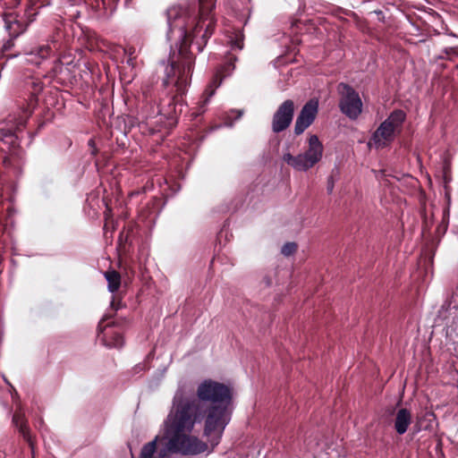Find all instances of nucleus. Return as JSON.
Returning <instances> with one entry per match:
<instances>
[{"label":"nucleus","instance_id":"nucleus-32","mask_svg":"<svg viewBox=\"0 0 458 458\" xmlns=\"http://www.w3.org/2000/svg\"><path fill=\"white\" fill-rule=\"evenodd\" d=\"M112 307L114 309V310H117L118 308L114 306V301H113L112 303H111Z\"/></svg>","mask_w":458,"mask_h":458},{"label":"nucleus","instance_id":"nucleus-24","mask_svg":"<svg viewBox=\"0 0 458 458\" xmlns=\"http://www.w3.org/2000/svg\"><path fill=\"white\" fill-rule=\"evenodd\" d=\"M334 187H335L334 177L332 175H330L327 179V191L329 194H331L333 192Z\"/></svg>","mask_w":458,"mask_h":458},{"label":"nucleus","instance_id":"nucleus-7","mask_svg":"<svg viewBox=\"0 0 458 458\" xmlns=\"http://www.w3.org/2000/svg\"><path fill=\"white\" fill-rule=\"evenodd\" d=\"M339 109L351 120H356L362 112V101L359 93L349 84L341 82L337 86Z\"/></svg>","mask_w":458,"mask_h":458},{"label":"nucleus","instance_id":"nucleus-20","mask_svg":"<svg viewBox=\"0 0 458 458\" xmlns=\"http://www.w3.org/2000/svg\"><path fill=\"white\" fill-rule=\"evenodd\" d=\"M230 43L232 48L242 50L244 47V34L241 30H237L231 37Z\"/></svg>","mask_w":458,"mask_h":458},{"label":"nucleus","instance_id":"nucleus-11","mask_svg":"<svg viewBox=\"0 0 458 458\" xmlns=\"http://www.w3.org/2000/svg\"><path fill=\"white\" fill-rule=\"evenodd\" d=\"M317 101L310 100L301 108L294 124V134L301 135L315 121L318 114Z\"/></svg>","mask_w":458,"mask_h":458},{"label":"nucleus","instance_id":"nucleus-25","mask_svg":"<svg viewBox=\"0 0 458 458\" xmlns=\"http://www.w3.org/2000/svg\"><path fill=\"white\" fill-rule=\"evenodd\" d=\"M124 51H125V54L128 55V57H136L134 55L135 48L133 47H130L126 48Z\"/></svg>","mask_w":458,"mask_h":458},{"label":"nucleus","instance_id":"nucleus-14","mask_svg":"<svg viewBox=\"0 0 458 458\" xmlns=\"http://www.w3.org/2000/svg\"><path fill=\"white\" fill-rule=\"evenodd\" d=\"M395 131L388 123H381L377 129L373 132L370 140L377 148H384L394 140Z\"/></svg>","mask_w":458,"mask_h":458},{"label":"nucleus","instance_id":"nucleus-19","mask_svg":"<svg viewBox=\"0 0 458 458\" xmlns=\"http://www.w3.org/2000/svg\"><path fill=\"white\" fill-rule=\"evenodd\" d=\"M406 119V114L402 109L394 110L387 119L384 122L388 123V124L396 131H401L403 123Z\"/></svg>","mask_w":458,"mask_h":458},{"label":"nucleus","instance_id":"nucleus-17","mask_svg":"<svg viewBox=\"0 0 458 458\" xmlns=\"http://www.w3.org/2000/svg\"><path fill=\"white\" fill-rule=\"evenodd\" d=\"M51 72L53 73L52 77L61 84L71 78L69 68L64 67L60 59L55 61Z\"/></svg>","mask_w":458,"mask_h":458},{"label":"nucleus","instance_id":"nucleus-22","mask_svg":"<svg viewBox=\"0 0 458 458\" xmlns=\"http://www.w3.org/2000/svg\"><path fill=\"white\" fill-rule=\"evenodd\" d=\"M237 60V57L234 55H229L228 61L225 66L221 67V70H225L226 73H229L231 71L234 69V62Z\"/></svg>","mask_w":458,"mask_h":458},{"label":"nucleus","instance_id":"nucleus-8","mask_svg":"<svg viewBox=\"0 0 458 458\" xmlns=\"http://www.w3.org/2000/svg\"><path fill=\"white\" fill-rule=\"evenodd\" d=\"M437 318L445 322L446 335L458 340V293L454 292L438 310Z\"/></svg>","mask_w":458,"mask_h":458},{"label":"nucleus","instance_id":"nucleus-3","mask_svg":"<svg viewBox=\"0 0 458 458\" xmlns=\"http://www.w3.org/2000/svg\"><path fill=\"white\" fill-rule=\"evenodd\" d=\"M24 84L26 89L30 91V97L27 100V106L22 111V114L18 118L9 115L5 121L0 123V234L4 230V225L3 223V191L6 182L5 174L2 167L9 166L12 157L17 155L20 147L17 132L25 127L28 118L37 106L38 95L42 91L44 86L39 78L32 75L25 80Z\"/></svg>","mask_w":458,"mask_h":458},{"label":"nucleus","instance_id":"nucleus-29","mask_svg":"<svg viewBox=\"0 0 458 458\" xmlns=\"http://www.w3.org/2000/svg\"><path fill=\"white\" fill-rule=\"evenodd\" d=\"M135 58H136V57H128L127 64H130V65H133V64H134Z\"/></svg>","mask_w":458,"mask_h":458},{"label":"nucleus","instance_id":"nucleus-13","mask_svg":"<svg viewBox=\"0 0 458 458\" xmlns=\"http://www.w3.org/2000/svg\"><path fill=\"white\" fill-rule=\"evenodd\" d=\"M22 54L26 56L27 63L38 66L51 56L53 49L48 44H36L24 47Z\"/></svg>","mask_w":458,"mask_h":458},{"label":"nucleus","instance_id":"nucleus-1","mask_svg":"<svg viewBox=\"0 0 458 458\" xmlns=\"http://www.w3.org/2000/svg\"><path fill=\"white\" fill-rule=\"evenodd\" d=\"M215 2H182L166 11L169 26L178 29L182 37L176 60L171 59L163 80L165 88L172 87L169 96L157 106L158 114L167 119L170 126L177 123L185 105L183 98L195 64L191 46L196 45L199 53L204 49L215 31Z\"/></svg>","mask_w":458,"mask_h":458},{"label":"nucleus","instance_id":"nucleus-6","mask_svg":"<svg viewBox=\"0 0 458 458\" xmlns=\"http://www.w3.org/2000/svg\"><path fill=\"white\" fill-rule=\"evenodd\" d=\"M323 145L317 135L309 138V148L303 154L293 156L284 155V161L298 171H307L318 163L322 157Z\"/></svg>","mask_w":458,"mask_h":458},{"label":"nucleus","instance_id":"nucleus-5","mask_svg":"<svg viewBox=\"0 0 458 458\" xmlns=\"http://www.w3.org/2000/svg\"><path fill=\"white\" fill-rule=\"evenodd\" d=\"M40 2H26L24 7V15H27L28 21L18 20L17 16H13V13H5L4 14V21L7 30H9L10 35L13 37L9 40H7L4 46L2 47V55L4 60H8L13 57H17L18 54H7L14 47V38H17L21 33H22L27 26L32 22L35 19V16L38 14V9L42 7L43 4H38Z\"/></svg>","mask_w":458,"mask_h":458},{"label":"nucleus","instance_id":"nucleus-16","mask_svg":"<svg viewBox=\"0 0 458 458\" xmlns=\"http://www.w3.org/2000/svg\"><path fill=\"white\" fill-rule=\"evenodd\" d=\"M412 416L410 410L401 408L396 411L394 420V428L397 434L403 435L411 423Z\"/></svg>","mask_w":458,"mask_h":458},{"label":"nucleus","instance_id":"nucleus-15","mask_svg":"<svg viewBox=\"0 0 458 458\" xmlns=\"http://www.w3.org/2000/svg\"><path fill=\"white\" fill-rule=\"evenodd\" d=\"M13 423L18 428L20 434L22 436L23 439L28 443L31 449L32 458L34 457V448H35V440L33 437L30 435V428L27 424V420H25L24 415L21 412L15 411L13 416Z\"/></svg>","mask_w":458,"mask_h":458},{"label":"nucleus","instance_id":"nucleus-4","mask_svg":"<svg viewBox=\"0 0 458 458\" xmlns=\"http://www.w3.org/2000/svg\"><path fill=\"white\" fill-rule=\"evenodd\" d=\"M197 401L206 409L204 435L212 437L211 445H216L229 422V406L233 402V390L223 383L206 379L197 388Z\"/></svg>","mask_w":458,"mask_h":458},{"label":"nucleus","instance_id":"nucleus-12","mask_svg":"<svg viewBox=\"0 0 458 458\" xmlns=\"http://www.w3.org/2000/svg\"><path fill=\"white\" fill-rule=\"evenodd\" d=\"M222 72L223 71L218 70L214 75L212 81L201 95L198 106L191 113V120L197 119L199 115L205 113L206 105L208 103L209 98L214 95L216 89L221 84L223 78L225 76V74H222Z\"/></svg>","mask_w":458,"mask_h":458},{"label":"nucleus","instance_id":"nucleus-33","mask_svg":"<svg viewBox=\"0 0 458 458\" xmlns=\"http://www.w3.org/2000/svg\"><path fill=\"white\" fill-rule=\"evenodd\" d=\"M98 15L100 16V15H107V14H106V13L105 11L103 13H98Z\"/></svg>","mask_w":458,"mask_h":458},{"label":"nucleus","instance_id":"nucleus-9","mask_svg":"<svg viewBox=\"0 0 458 458\" xmlns=\"http://www.w3.org/2000/svg\"><path fill=\"white\" fill-rule=\"evenodd\" d=\"M295 106L292 99L284 101L273 114L271 128L273 132L279 133L285 131L292 123Z\"/></svg>","mask_w":458,"mask_h":458},{"label":"nucleus","instance_id":"nucleus-31","mask_svg":"<svg viewBox=\"0 0 458 458\" xmlns=\"http://www.w3.org/2000/svg\"><path fill=\"white\" fill-rule=\"evenodd\" d=\"M117 144H118V147H122V148H124V147H125V143H124V142H121V143H119V142L117 141Z\"/></svg>","mask_w":458,"mask_h":458},{"label":"nucleus","instance_id":"nucleus-2","mask_svg":"<svg viewBox=\"0 0 458 458\" xmlns=\"http://www.w3.org/2000/svg\"><path fill=\"white\" fill-rule=\"evenodd\" d=\"M206 417L203 404L194 398L175 395L173 409L165 420L164 439L165 446L157 452V440L144 445L140 458H168L169 454H199L208 449V444L191 436L194 425Z\"/></svg>","mask_w":458,"mask_h":458},{"label":"nucleus","instance_id":"nucleus-10","mask_svg":"<svg viewBox=\"0 0 458 458\" xmlns=\"http://www.w3.org/2000/svg\"><path fill=\"white\" fill-rule=\"evenodd\" d=\"M107 317H104L98 325V338L102 342V344L109 348H121L123 345V337L121 333L118 332H105L109 327H121L123 324H125L127 321L125 319L122 320H113L106 325L104 322L107 320Z\"/></svg>","mask_w":458,"mask_h":458},{"label":"nucleus","instance_id":"nucleus-23","mask_svg":"<svg viewBox=\"0 0 458 458\" xmlns=\"http://www.w3.org/2000/svg\"><path fill=\"white\" fill-rule=\"evenodd\" d=\"M114 2H106V1H103V2H90V7L96 12V13H98L100 12V5L103 6V8L105 10H106L107 6L106 5H111Z\"/></svg>","mask_w":458,"mask_h":458},{"label":"nucleus","instance_id":"nucleus-30","mask_svg":"<svg viewBox=\"0 0 458 458\" xmlns=\"http://www.w3.org/2000/svg\"><path fill=\"white\" fill-rule=\"evenodd\" d=\"M123 239V233H121L119 235V242H122Z\"/></svg>","mask_w":458,"mask_h":458},{"label":"nucleus","instance_id":"nucleus-21","mask_svg":"<svg viewBox=\"0 0 458 458\" xmlns=\"http://www.w3.org/2000/svg\"><path fill=\"white\" fill-rule=\"evenodd\" d=\"M297 250V244L295 242H286L282 247V253L288 257L293 255Z\"/></svg>","mask_w":458,"mask_h":458},{"label":"nucleus","instance_id":"nucleus-27","mask_svg":"<svg viewBox=\"0 0 458 458\" xmlns=\"http://www.w3.org/2000/svg\"><path fill=\"white\" fill-rule=\"evenodd\" d=\"M445 53L447 55H457V50L455 48H453V47H450V48H446L445 50Z\"/></svg>","mask_w":458,"mask_h":458},{"label":"nucleus","instance_id":"nucleus-34","mask_svg":"<svg viewBox=\"0 0 458 458\" xmlns=\"http://www.w3.org/2000/svg\"><path fill=\"white\" fill-rule=\"evenodd\" d=\"M445 174L446 175V167H444Z\"/></svg>","mask_w":458,"mask_h":458},{"label":"nucleus","instance_id":"nucleus-28","mask_svg":"<svg viewBox=\"0 0 458 458\" xmlns=\"http://www.w3.org/2000/svg\"><path fill=\"white\" fill-rule=\"evenodd\" d=\"M231 113L236 114L234 117L235 120L240 119L243 114V112L242 110H235V111L233 110Z\"/></svg>","mask_w":458,"mask_h":458},{"label":"nucleus","instance_id":"nucleus-18","mask_svg":"<svg viewBox=\"0 0 458 458\" xmlns=\"http://www.w3.org/2000/svg\"><path fill=\"white\" fill-rule=\"evenodd\" d=\"M104 276L107 282V289L110 293H116L121 286V274L114 269H108L104 273Z\"/></svg>","mask_w":458,"mask_h":458},{"label":"nucleus","instance_id":"nucleus-26","mask_svg":"<svg viewBox=\"0 0 458 458\" xmlns=\"http://www.w3.org/2000/svg\"><path fill=\"white\" fill-rule=\"evenodd\" d=\"M89 147H90V148H91V154H92V155H96V153L98 152V149L96 148L94 140L90 139V140H89Z\"/></svg>","mask_w":458,"mask_h":458}]
</instances>
